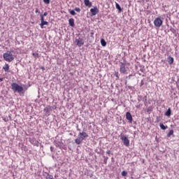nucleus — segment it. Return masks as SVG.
Returning a JSON list of instances; mask_svg holds the SVG:
<instances>
[{
    "label": "nucleus",
    "mask_w": 179,
    "mask_h": 179,
    "mask_svg": "<svg viewBox=\"0 0 179 179\" xmlns=\"http://www.w3.org/2000/svg\"><path fill=\"white\" fill-rule=\"evenodd\" d=\"M50 0H43L44 3H45L46 5H48L50 3Z\"/></svg>",
    "instance_id": "nucleus-36"
},
{
    "label": "nucleus",
    "mask_w": 179,
    "mask_h": 179,
    "mask_svg": "<svg viewBox=\"0 0 179 179\" xmlns=\"http://www.w3.org/2000/svg\"><path fill=\"white\" fill-rule=\"evenodd\" d=\"M129 89H132V86H128Z\"/></svg>",
    "instance_id": "nucleus-46"
},
{
    "label": "nucleus",
    "mask_w": 179,
    "mask_h": 179,
    "mask_svg": "<svg viewBox=\"0 0 179 179\" xmlns=\"http://www.w3.org/2000/svg\"><path fill=\"white\" fill-rule=\"evenodd\" d=\"M19 145H20V146L21 145L22 150H24V152H27L28 150H27V147L26 145H24L23 144H19Z\"/></svg>",
    "instance_id": "nucleus-24"
},
{
    "label": "nucleus",
    "mask_w": 179,
    "mask_h": 179,
    "mask_svg": "<svg viewBox=\"0 0 179 179\" xmlns=\"http://www.w3.org/2000/svg\"><path fill=\"white\" fill-rule=\"evenodd\" d=\"M53 143L55 146H56V148H59V149H61L63 150H68V147L66 146V145L64 144L62 141L55 140Z\"/></svg>",
    "instance_id": "nucleus-4"
},
{
    "label": "nucleus",
    "mask_w": 179,
    "mask_h": 179,
    "mask_svg": "<svg viewBox=\"0 0 179 179\" xmlns=\"http://www.w3.org/2000/svg\"><path fill=\"white\" fill-rule=\"evenodd\" d=\"M159 127H160L161 129H162V131H166V129H167V128H169V127L164 126V124L163 123H160Z\"/></svg>",
    "instance_id": "nucleus-21"
},
{
    "label": "nucleus",
    "mask_w": 179,
    "mask_h": 179,
    "mask_svg": "<svg viewBox=\"0 0 179 179\" xmlns=\"http://www.w3.org/2000/svg\"><path fill=\"white\" fill-rule=\"evenodd\" d=\"M90 12H91V16H96L97 13L100 12V10H99V8H97V6H94L93 8L90 9Z\"/></svg>",
    "instance_id": "nucleus-9"
},
{
    "label": "nucleus",
    "mask_w": 179,
    "mask_h": 179,
    "mask_svg": "<svg viewBox=\"0 0 179 179\" xmlns=\"http://www.w3.org/2000/svg\"><path fill=\"white\" fill-rule=\"evenodd\" d=\"M108 160V157L103 156L104 164H107V161Z\"/></svg>",
    "instance_id": "nucleus-31"
},
{
    "label": "nucleus",
    "mask_w": 179,
    "mask_h": 179,
    "mask_svg": "<svg viewBox=\"0 0 179 179\" xmlns=\"http://www.w3.org/2000/svg\"><path fill=\"white\" fill-rule=\"evenodd\" d=\"M11 89L15 93H22L23 91V87L16 83H13L11 84Z\"/></svg>",
    "instance_id": "nucleus-3"
},
{
    "label": "nucleus",
    "mask_w": 179,
    "mask_h": 179,
    "mask_svg": "<svg viewBox=\"0 0 179 179\" xmlns=\"http://www.w3.org/2000/svg\"><path fill=\"white\" fill-rule=\"evenodd\" d=\"M13 52H15V50L13 49H10V50H8L6 53H3V59H5L7 62H12V61L15 59Z\"/></svg>",
    "instance_id": "nucleus-1"
},
{
    "label": "nucleus",
    "mask_w": 179,
    "mask_h": 179,
    "mask_svg": "<svg viewBox=\"0 0 179 179\" xmlns=\"http://www.w3.org/2000/svg\"><path fill=\"white\" fill-rule=\"evenodd\" d=\"M85 138H89L87 133L85 131L80 132L78 137L75 139V143H76V145H80V143L85 141Z\"/></svg>",
    "instance_id": "nucleus-2"
},
{
    "label": "nucleus",
    "mask_w": 179,
    "mask_h": 179,
    "mask_svg": "<svg viewBox=\"0 0 179 179\" xmlns=\"http://www.w3.org/2000/svg\"><path fill=\"white\" fill-rule=\"evenodd\" d=\"M169 31H171V33H173V34H177V30H176V29L173 28L171 27Z\"/></svg>",
    "instance_id": "nucleus-25"
},
{
    "label": "nucleus",
    "mask_w": 179,
    "mask_h": 179,
    "mask_svg": "<svg viewBox=\"0 0 179 179\" xmlns=\"http://www.w3.org/2000/svg\"><path fill=\"white\" fill-rule=\"evenodd\" d=\"M49 23L47 21L44 20V17L41 18V29H44V26H48Z\"/></svg>",
    "instance_id": "nucleus-13"
},
{
    "label": "nucleus",
    "mask_w": 179,
    "mask_h": 179,
    "mask_svg": "<svg viewBox=\"0 0 179 179\" xmlns=\"http://www.w3.org/2000/svg\"><path fill=\"white\" fill-rule=\"evenodd\" d=\"M3 69L4 70L5 72H7V73H9L10 71L9 70V64H5V65L3 66Z\"/></svg>",
    "instance_id": "nucleus-16"
},
{
    "label": "nucleus",
    "mask_w": 179,
    "mask_h": 179,
    "mask_svg": "<svg viewBox=\"0 0 179 179\" xmlns=\"http://www.w3.org/2000/svg\"><path fill=\"white\" fill-rule=\"evenodd\" d=\"M145 83H146V80L145 78L141 80V84H140L141 87H142V86H143V85H145Z\"/></svg>",
    "instance_id": "nucleus-27"
},
{
    "label": "nucleus",
    "mask_w": 179,
    "mask_h": 179,
    "mask_svg": "<svg viewBox=\"0 0 179 179\" xmlns=\"http://www.w3.org/2000/svg\"><path fill=\"white\" fill-rule=\"evenodd\" d=\"M121 174L122 177H127V176H128V172L127 171H122Z\"/></svg>",
    "instance_id": "nucleus-28"
},
{
    "label": "nucleus",
    "mask_w": 179,
    "mask_h": 179,
    "mask_svg": "<svg viewBox=\"0 0 179 179\" xmlns=\"http://www.w3.org/2000/svg\"><path fill=\"white\" fill-rule=\"evenodd\" d=\"M46 179H54V176H52V175H50L48 173H46Z\"/></svg>",
    "instance_id": "nucleus-26"
},
{
    "label": "nucleus",
    "mask_w": 179,
    "mask_h": 179,
    "mask_svg": "<svg viewBox=\"0 0 179 179\" xmlns=\"http://www.w3.org/2000/svg\"><path fill=\"white\" fill-rule=\"evenodd\" d=\"M125 66H127L126 63H123V62L120 63V73H123L124 75H125V73H127V68H125Z\"/></svg>",
    "instance_id": "nucleus-7"
},
{
    "label": "nucleus",
    "mask_w": 179,
    "mask_h": 179,
    "mask_svg": "<svg viewBox=\"0 0 179 179\" xmlns=\"http://www.w3.org/2000/svg\"><path fill=\"white\" fill-rule=\"evenodd\" d=\"M153 111V109L152 108H147V113H152Z\"/></svg>",
    "instance_id": "nucleus-35"
},
{
    "label": "nucleus",
    "mask_w": 179,
    "mask_h": 179,
    "mask_svg": "<svg viewBox=\"0 0 179 179\" xmlns=\"http://www.w3.org/2000/svg\"><path fill=\"white\" fill-rule=\"evenodd\" d=\"M84 3L85 6H87L88 8H92V1H90V0H84Z\"/></svg>",
    "instance_id": "nucleus-18"
},
{
    "label": "nucleus",
    "mask_w": 179,
    "mask_h": 179,
    "mask_svg": "<svg viewBox=\"0 0 179 179\" xmlns=\"http://www.w3.org/2000/svg\"><path fill=\"white\" fill-rule=\"evenodd\" d=\"M32 55H33V57H34V58L38 57V53H37V52L32 53Z\"/></svg>",
    "instance_id": "nucleus-34"
},
{
    "label": "nucleus",
    "mask_w": 179,
    "mask_h": 179,
    "mask_svg": "<svg viewBox=\"0 0 179 179\" xmlns=\"http://www.w3.org/2000/svg\"><path fill=\"white\" fill-rule=\"evenodd\" d=\"M69 150H72V146H71V145H69Z\"/></svg>",
    "instance_id": "nucleus-44"
},
{
    "label": "nucleus",
    "mask_w": 179,
    "mask_h": 179,
    "mask_svg": "<svg viewBox=\"0 0 179 179\" xmlns=\"http://www.w3.org/2000/svg\"><path fill=\"white\" fill-rule=\"evenodd\" d=\"M29 141L31 145H34V146H37L38 147L40 145V142L36 140V138H29Z\"/></svg>",
    "instance_id": "nucleus-8"
},
{
    "label": "nucleus",
    "mask_w": 179,
    "mask_h": 179,
    "mask_svg": "<svg viewBox=\"0 0 179 179\" xmlns=\"http://www.w3.org/2000/svg\"><path fill=\"white\" fill-rule=\"evenodd\" d=\"M153 179H155V178H153Z\"/></svg>",
    "instance_id": "nucleus-53"
},
{
    "label": "nucleus",
    "mask_w": 179,
    "mask_h": 179,
    "mask_svg": "<svg viewBox=\"0 0 179 179\" xmlns=\"http://www.w3.org/2000/svg\"><path fill=\"white\" fill-rule=\"evenodd\" d=\"M115 8L119 12H122V8H121V6H120V3H115Z\"/></svg>",
    "instance_id": "nucleus-20"
},
{
    "label": "nucleus",
    "mask_w": 179,
    "mask_h": 179,
    "mask_svg": "<svg viewBox=\"0 0 179 179\" xmlns=\"http://www.w3.org/2000/svg\"><path fill=\"white\" fill-rule=\"evenodd\" d=\"M0 82H3V78H0Z\"/></svg>",
    "instance_id": "nucleus-45"
},
{
    "label": "nucleus",
    "mask_w": 179,
    "mask_h": 179,
    "mask_svg": "<svg viewBox=\"0 0 179 179\" xmlns=\"http://www.w3.org/2000/svg\"><path fill=\"white\" fill-rule=\"evenodd\" d=\"M77 130L80 131V129H78Z\"/></svg>",
    "instance_id": "nucleus-49"
},
{
    "label": "nucleus",
    "mask_w": 179,
    "mask_h": 179,
    "mask_svg": "<svg viewBox=\"0 0 179 179\" xmlns=\"http://www.w3.org/2000/svg\"><path fill=\"white\" fill-rule=\"evenodd\" d=\"M164 115L166 117H171V108H169L168 110L165 112Z\"/></svg>",
    "instance_id": "nucleus-19"
},
{
    "label": "nucleus",
    "mask_w": 179,
    "mask_h": 179,
    "mask_svg": "<svg viewBox=\"0 0 179 179\" xmlns=\"http://www.w3.org/2000/svg\"><path fill=\"white\" fill-rule=\"evenodd\" d=\"M126 120L130 123L132 124V121H134V118L132 117V115L129 112L126 113Z\"/></svg>",
    "instance_id": "nucleus-11"
},
{
    "label": "nucleus",
    "mask_w": 179,
    "mask_h": 179,
    "mask_svg": "<svg viewBox=\"0 0 179 179\" xmlns=\"http://www.w3.org/2000/svg\"><path fill=\"white\" fill-rule=\"evenodd\" d=\"M163 24V20H162V17H157L154 20V25L155 27H161V26Z\"/></svg>",
    "instance_id": "nucleus-5"
},
{
    "label": "nucleus",
    "mask_w": 179,
    "mask_h": 179,
    "mask_svg": "<svg viewBox=\"0 0 179 179\" xmlns=\"http://www.w3.org/2000/svg\"><path fill=\"white\" fill-rule=\"evenodd\" d=\"M134 76L132 74L129 75L128 76L126 77L127 79H131Z\"/></svg>",
    "instance_id": "nucleus-40"
},
{
    "label": "nucleus",
    "mask_w": 179,
    "mask_h": 179,
    "mask_svg": "<svg viewBox=\"0 0 179 179\" xmlns=\"http://www.w3.org/2000/svg\"><path fill=\"white\" fill-rule=\"evenodd\" d=\"M141 72H142L143 73H145V72H146V70L145 69L144 67H143L142 69H140Z\"/></svg>",
    "instance_id": "nucleus-37"
},
{
    "label": "nucleus",
    "mask_w": 179,
    "mask_h": 179,
    "mask_svg": "<svg viewBox=\"0 0 179 179\" xmlns=\"http://www.w3.org/2000/svg\"><path fill=\"white\" fill-rule=\"evenodd\" d=\"M101 44L102 45V47H106V45H107V42H106V40H104L103 38H101Z\"/></svg>",
    "instance_id": "nucleus-22"
},
{
    "label": "nucleus",
    "mask_w": 179,
    "mask_h": 179,
    "mask_svg": "<svg viewBox=\"0 0 179 179\" xmlns=\"http://www.w3.org/2000/svg\"><path fill=\"white\" fill-rule=\"evenodd\" d=\"M115 76L117 78L116 80H118V79H120V73H118V71H115Z\"/></svg>",
    "instance_id": "nucleus-30"
},
{
    "label": "nucleus",
    "mask_w": 179,
    "mask_h": 179,
    "mask_svg": "<svg viewBox=\"0 0 179 179\" xmlns=\"http://www.w3.org/2000/svg\"><path fill=\"white\" fill-rule=\"evenodd\" d=\"M163 8H167V6H166V5L163 6Z\"/></svg>",
    "instance_id": "nucleus-48"
},
{
    "label": "nucleus",
    "mask_w": 179,
    "mask_h": 179,
    "mask_svg": "<svg viewBox=\"0 0 179 179\" xmlns=\"http://www.w3.org/2000/svg\"><path fill=\"white\" fill-rule=\"evenodd\" d=\"M120 139L122 142L124 143V146H129V139L122 133L120 134Z\"/></svg>",
    "instance_id": "nucleus-6"
},
{
    "label": "nucleus",
    "mask_w": 179,
    "mask_h": 179,
    "mask_svg": "<svg viewBox=\"0 0 179 179\" xmlns=\"http://www.w3.org/2000/svg\"><path fill=\"white\" fill-rule=\"evenodd\" d=\"M42 69H44V67H42Z\"/></svg>",
    "instance_id": "nucleus-51"
},
{
    "label": "nucleus",
    "mask_w": 179,
    "mask_h": 179,
    "mask_svg": "<svg viewBox=\"0 0 179 179\" xmlns=\"http://www.w3.org/2000/svg\"><path fill=\"white\" fill-rule=\"evenodd\" d=\"M138 101L141 102V101H143L144 102V104H147L148 103V96H141V95H138Z\"/></svg>",
    "instance_id": "nucleus-12"
},
{
    "label": "nucleus",
    "mask_w": 179,
    "mask_h": 179,
    "mask_svg": "<svg viewBox=\"0 0 179 179\" xmlns=\"http://www.w3.org/2000/svg\"><path fill=\"white\" fill-rule=\"evenodd\" d=\"M69 24L71 27H75V20L73 18H70L69 20Z\"/></svg>",
    "instance_id": "nucleus-15"
},
{
    "label": "nucleus",
    "mask_w": 179,
    "mask_h": 179,
    "mask_svg": "<svg viewBox=\"0 0 179 179\" xmlns=\"http://www.w3.org/2000/svg\"><path fill=\"white\" fill-rule=\"evenodd\" d=\"M74 10H75L76 12H78V13H80V8H79V7H76V8H74Z\"/></svg>",
    "instance_id": "nucleus-33"
},
{
    "label": "nucleus",
    "mask_w": 179,
    "mask_h": 179,
    "mask_svg": "<svg viewBox=\"0 0 179 179\" xmlns=\"http://www.w3.org/2000/svg\"><path fill=\"white\" fill-rule=\"evenodd\" d=\"M50 152H55V150L54 147L50 146Z\"/></svg>",
    "instance_id": "nucleus-39"
},
{
    "label": "nucleus",
    "mask_w": 179,
    "mask_h": 179,
    "mask_svg": "<svg viewBox=\"0 0 179 179\" xmlns=\"http://www.w3.org/2000/svg\"><path fill=\"white\" fill-rule=\"evenodd\" d=\"M35 13H40V11H38V8H36Z\"/></svg>",
    "instance_id": "nucleus-43"
},
{
    "label": "nucleus",
    "mask_w": 179,
    "mask_h": 179,
    "mask_svg": "<svg viewBox=\"0 0 179 179\" xmlns=\"http://www.w3.org/2000/svg\"><path fill=\"white\" fill-rule=\"evenodd\" d=\"M76 43H77L78 47H82L85 44V42L83 41V38H78L76 39Z\"/></svg>",
    "instance_id": "nucleus-14"
},
{
    "label": "nucleus",
    "mask_w": 179,
    "mask_h": 179,
    "mask_svg": "<svg viewBox=\"0 0 179 179\" xmlns=\"http://www.w3.org/2000/svg\"><path fill=\"white\" fill-rule=\"evenodd\" d=\"M167 62H169V65H173V64H174V58H173L171 56H169L167 58Z\"/></svg>",
    "instance_id": "nucleus-17"
},
{
    "label": "nucleus",
    "mask_w": 179,
    "mask_h": 179,
    "mask_svg": "<svg viewBox=\"0 0 179 179\" xmlns=\"http://www.w3.org/2000/svg\"><path fill=\"white\" fill-rule=\"evenodd\" d=\"M114 159V157H112V160H113Z\"/></svg>",
    "instance_id": "nucleus-50"
},
{
    "label": "nucleus",
    "mask_w": 179,
    "mask_h": 179,
    "mask_svg": "<svg viewBox=\"0 0 179 179\" xmlns=\"http://www.w3.org/2000/svg\"><path fill=\"white\" fill-rule=\"evenodd\" d=\"M142 106H143L142 103H140L138 105H136V108H141V107H142Z\"/></svg>",
    "instance_id": "nucleus-38"
},
{
    "label": "nucleus",
    "mask_w": 179,
    "mask_h": 179,
    "mask_svg": "<svg viewBox=\"0 0 179 179\" xmlns=\"http://www.w3.org/2000/svg\"><path fill=\"white\" fill-rule=\"evenodd\" d=\"M69 13L70 15H72V16H75L76 15V12H75V10H70Z\"/></svg>",
    "instance_id": "nucleus-29"
},
{
    "label": "nucleus",
    "mask_w": 179,
    "mask_h": 179,
    "mask_svg": "<svg viewBox=\"0 0 179 179\" xmlns=\"http://www.w3.org/2000/svg\"><path fill=\"white\" fill-rule=\"evenodd\" d=\"M91 34H93V33H91Z\"/></svg>",
    "instance_id": "nucleus-52"
},
{
    "label": "nucleus",
    "mask_w": 179,
    "mask_h": 179,
    "mask_svg": "<svg viewBox=\"0 0 179 179\" xmlns=\"http://www.w3.org/2000/svg\"><path fill=\"white\" fill-rule=\"evenodd\" d=\"M171 135H174V130L171 129L169 131V132L167 134L166 136L167 138H170V136H171Z\"/></svg>",
    "instance_id": "nucleus-23"
},
{
    "label": "nucleus",
    "mask_w": 179,
    "mask_h": 179,
    "mask_svg": "<svg viewBox=\"0 0 179 179\" xmlns=\"http://www.w3.org/2000/svg\"><path fill=\"white\" fill-rule=\"evenodd\" d=\"M156 122H160V117L159 116L157 117Z\"/></svg>",
    "instance_id": "nucleus-41"
},
{
    "label": "nucleus",
    "mask_w": 179,
    "mask_h": 179,
    "mask_svg": "<svg viewBox=\"0 0 179 179\" xmlns=\"http://www.w3.org/2000/svg\"><path fill=\"white\" fill-rule=\"evenodd\" d=\"M51 108H52V106H48L43 109V111L46 115H51V111H52V109Z\"/></svg>",
    "instance_id": "nucleus-10"
},
{
    "label": "nucleus",
    "mask_w": 179,
    "mask_h": 179,
    "mask_svg": "<svg viewBox=\"0 0 179 179\" xmlns=\"http://www.w3.org/2000/svg\"><path fill=\"white\" fill-rule=\"evenodd\" d=\"M128 83V81L127 80H125V85H127Z\"/></svg>",
    "instance_id": "nucleus-47"
},
{
    "label": "nucleus",
    "mask_w": 179,
    "mask_h": 179,
    "mask_svg": "<svg viewBox=\"0 0 179 179\" xmlns=\"http://www.w3.org/2000/svg\"><path fill=\"white\" fill-rule=\"evenodd\" d=\"M107 155H111V151L110 150L106 151Z\"/></svg>",
    "instance_id": "nucleus-42"
},
{
    "label": "nucleus",
    "mask_w": 179,
    "mask_h": 179,
    "mask_svg": "<svg viewBox=\"0 0 179 179\" xmlns=\"http://www.w3.org/2000/svg\"><path fill=\"white\" fill-rule=\"evenodd\" d=\"M47 15H48V12H45L43 14H40L41 19H42V17H44V16H47Z\"/></svg>",
    "instance_id": "nucleus-32"
}]
</instances>
